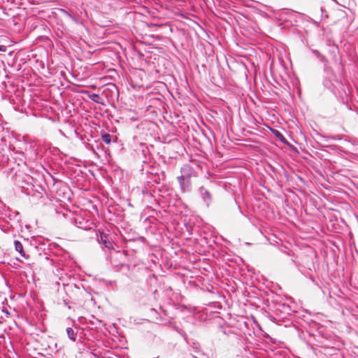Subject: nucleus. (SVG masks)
Here are the masks:
<instances>
[{"label":"nucleus","mask_w":358,"mask_h":358,"mask_svg":"<svg viewBox=\"0 0 358 358\" xmlns=\"http://www.w3.org/2000/svg\"><path fill=\"white\" fill-rule=\"evenodd\" d=\"M3 313H5L6 314H9L8 311L3 310Z\"/></svg>","instance_id":"f8f14e48"},{"label":"nucleus","mask_w":358,"mask_h":358,"mask_svg":"<svg viewBox=\"0 0 358 358\" xmlns=\"http://www.w3.org/2000/svg\"><path fill=\"white\" fill-rule=\"evenodd\" d=\"M3 313H5L6 314H9L8 311L3 310Z\"/></svg>","instance_id":"ddd939ff"},{"label":"nucleus","mask_w":358,"mask_h":358,"mask_svg":"<svg viewBox=\"0 0 358 358\" xmlns=\"http://www.w3.org/2000/svg\"><path fill=\"white\" fill-rule=\"evenodd\" d=\"M275 135L278 137L281 141H282V138H284L282 134H280L278 131L275 130L274 132Z\"/></svg>","instance_id":"1a4fd4ad"},{"label":"nucleus","mask_w":358,"mask_h":358,"mask_svg":"<svg viewBox=\"0 0 358 358\" xmlns=\"http://www.w3.org/2000/svg\"><path fill=\"white\" fill-rule=\"evenodd\" d=\"M178 182L180 185V187L183 192L186 191L188 189L189 185V180L184 176H180L178 177Z\"/></svg>","instance_id":"7ed1b4c3"},{"label":"nucleus","mask_w":358,"mask_h":358,"mask_svg":"<svg viewBox=\"0 0 358 358\" xmlns=\"http://www.w3.org/2000/svg\"><path fill=\"white\" fill-rule=\"evenodd\" d=\"M14 245H15V250L17 251L21 255L22 257L28 258V256H26V254L24 252L23 246L20 241H17V240L15 241Z\"/></svg>","instance_id":"39448f33"},{"label":"nucleus","mask_w":358,"mask_h":358,"mask_svg":"<svg viewBox=\"0 0 358 358\" xmlns=\"http://www.w3.org/2000/svg\"><path fill=\"white\" fill-rule=\"evenodd\" d=\"M101 139L105 143L110 144L111 142V136L110 134L106 133L102 134Z\"/></svg>","instance_id":"6e6552de"},{"label":"nucleus","mask_w":358,"mask_h":358,"mask_svg":"<svg viewBox=\"0 0 358 358\" xmlns=\"http://www.w3.org/2000/svg\"><path fill=\"white\" fill-rule=\"evenodd\" d=\"M194 357V358H196V357Z\"/></svg>","instance_id":"4468645a"},{"label":"nucleus","mask_w":358,"mask_h":358,"mask_svg":"<svg viewBox=\"0 0 358 358\" xmlns=\"http://www.w3.org/2000/svg\"><path fill=\"white\" fill-rule=\"evenodd\" d=\"M0 51L1 52H6V47L5 45H0Z\"/></svg>","instance_id":"9b49d317"},{"label":"nucleus","mask_w":358,"mask_h":358,"mask_svg":"<svg viewBox=\"0 0 358 358\" xmlns=\"http://www.w3.org/2000/svg\"><path fill=\"white\" fill-rule=\"evenodd\" d=\"M66 334L70 340H71L72 341H76V333L74 331V330L72 328H71V327L66 328Z\"/></svg>","instance_id":"423d86ee"},{"label":"nucleus","mask_w":358,"mask_h":358,"mask_svg":"<svg viewBox=\"0 0 358 358\" xmlns=\"http://www.w3.org/2000/svg\"><path fill=\"white\" fill-rule=\"evenodd\" d=\"M64 13H65L67 15V16H68L69 18H71L72 20H73V21H75V22L76 21V18H75L72 15H71L69 13H68L67 11H64Z\"/></svg>","instance_id":"9d476101"},{"label":"nucleus","mask_w":358,"mask_h":358,"mask_svg":"<svg viewBox=\"0 0 358 358\" xmlns=\"http://www.w3.org/2000/svg\"><path fill=\"white\" fill-rule=\"evenodd\" d=\"M160 309L162 311L163 315H162L161 313H157L155 309H150V312L156 315V317L155 318V322L161 324H169L171 323V317L168 315V313L166 310L163 309L162 308H160Z\"/></svg>","instance_id":"f257e3e1"},{"label":"nucleus","mask_w":358,"mask_h":358,"mask_svg":"<svg viewBox=\"0 0 358 358\" xmlns=\"http://www.w3.org/2000/svg\"><path fill=\"white\" fill-rule=\"evenodd\" d=\"M312 52L315 55V56L322 62L326 63L327 59L324 55H322L318 50H312Z\"/></svg>","instance_id":"0eeeda50"},{"label":"nucleus","mask_w":358,"mask_h":358,"mask_svg":"<svg viewBox=\"0 0 358 358\" xmlns=\"http://www.w3.org/2000/svg\"><path fill=\"white\" fill-rule=\"evenodd\" d=\"M199 192L203 201L208 206L212 201L211 194L203 187L199 188Z\"/></svg>","instance_id":"f03ea898"},{"label":"nucleus","mask_w":358,"mask_h":358,"mask_svg":"<svg viewBox=\"0 0 358 358\" xmlns=\"http://www.w3.org/2000/svg\"><path fill=\"white\" fill-rule=\"evenodd\" d=\"M98 241L103 243L106 248H112V243L108 241V236L103 233H100V236H98Z\"/></svg>","instance_id":"20e7f679"}]
</instances>
